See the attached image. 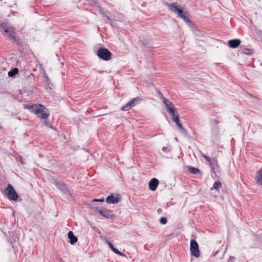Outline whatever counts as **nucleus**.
<instances>
[{
    "label": "nucleus",
    "mask_w": 262,
    "mask_h": 262,
    "mask_svg": "<svg viewBox=\"0 0 262 262\" xmlns=\"http://www.w3.org/2000/svg\"><path fill=\"white\" fill-rule=\"evenodd\" d=\"M25 108L29 109L31 112L35 114L38 117L43 119L47 118L49 115L47 109L41 104L28 105H26Z\"/></svg>",
    "instance_id": "obj_1"
},
{
    "label": "nucleus",
    "mask_w": 262,
    "mask_h": 262,
    "mask_svg": "<svg viewBox=\"0 0 262 262\" xmlns=\"http://www.w3.org/2000/svg\"><path fill=\"white\" fill-rule=\"evenodd\" d=\"M165 5L167 6L169 10L173 13L177 14L182 18L185 21L189 23L190 21L188 17V14L186 12H184L180 8V6L177 3L169 4L165 3Z\"/></svg>",
    "instance_id": "obj_2"
},
{
    "label": "nucleus",
    "mask_w": 262,
    "mask_h": 262,
    "mask_svg": "<svg viewBox=\"0 0 262 262\" xmlns=\"http://www.w3.org/2000/svg\"><path fill=\"white\" fill-rule=\"evenodd\" d=\"M159 94L160 95V98L163 100V102L166 108V110L170 117H171L174 115H177L178 113L176 111V108L174 107L173 104L168 99L164 98L160 92H159Z\"/></svg>",
    "instance_id": "obj_3"
},
{
    "label": "nucleus",
    "mask_w": 262,
    "mask_h": 262,
    "mask_svg": "<svg viewBox=\"0 0 262 262\" xmlns=\"http://www.w3.org/2000/svg\"><path fill=\"white\" fill-rule=\"evenodd\" d=\"M190 251L192 255L195 257H199L200 255L199 244L195 238H192L190 241Z\"/></svg>",
    "instance_id": "obj_4"
},
{
    "label": "nucleus",
    "mask_w": 262,
    "mask_h": 262,
    "mask_svg": "<svg viewBox=\"0 0 262 262\" xmlns=\"http://www.w3.org/2000/svg\"><path fill=\"white\" fill-rule=\"evenodd\" d=\"M5 192L10 200L16 201L18 199V194L12 185H8L7 187L5 189Z\"/></svg>",
    "instance_id": "obj_5"
},
{
    "label": "nucleus",
    "mask_w": 262,
    "mask_h": 262,
    "mask_svg": "<svg viewBox=\"0 0 262 262\" xmlns=\"http://www.w3.org/2000/svg\"><path fill=\"white\" fill-rule=\"evenodd\" d=\"M97 55L101 59L108 61L111 58L112 54L106 48H100L97 51Z\"/></svg>",
    "instance_id": "obj_6"
},
{
    "label": "nucleus",
    "mask_w": 262,
    "mask_h": 262,
    "mask_svg": "<svg viewBox=\"0 0 262 262\" xmlns=\"http://www.w3.org/2000/svg\"><path fill=\"white\" fill-rule=\"evenodd\" d=\"M52 183H53L56 187L62 191L64 193L67 194L69 192V190L66 185L60 181H58L55 178H52Z\"/></svg>",
    "instance_id": "obj_7"
},
{
    "label": "nucleus",
    "mask_w": 262,
    "mask_h": 262,
    "mask_svg": "<svg viewBox=\"0 0 262 262\" xmlns=\"http://www.w3.org/2000/svg\"><path fill=\"white\" fill-rule=\"evenodd\" d=\"M141 100V99L139 97H136L130 101H129L127 104L124 105L121 107V110L124 111H128L130 110L133 106H134L136 104L138 103Z\"/></svg>",
    "instance_id": "obj_8"
},
{
    "label": "nucleus",
    "mask_w": 262,
    "mask_h": 262,
    "mask_svg": "<svg viewBox=\"0 0 262 262\" xmlns=\"http://www.w3.org/2000/svg\"><path fill=\"white\" fill-rule=\"evenodd\" d=\"M171 118L172 120L177 124L179 131L183 133H185L186 132L184 128L183 127V126L179 119V114H177V115H174V116L171 117Z\"/></svg>",
    "instance_id": "obj_9"
},
{
    "label": "nucleus",
    "mask_w": 262,
    "mask_h": 262,
    "mask_svg": "<svg viewBox=\"0 0 262 262\" xmlns=\"http://www.w3.org/2000/svg\"><path fill=\"white\" fill-rule=\"evenodd\" d=\"M121 199L118 196H114L113 194L106 198V202L108 204H116L120 201Z\"/></svg>",
    "instance_id": "obj_10"
},
{
    "label": "nucleus",
    "mask_w": 262,
    "mask_h": 262,
    "mask_svg": "<svg viewBox=\"0 0 262 262\" xmlns=\"http://www.w3.org/2000/svg\"><path fill=\"white\" fill-rule=\"evenodd\" d=\"M159 183V182L157 179H151L148 183L149 188L150 190L152 191L156 190L158 186Z\"/></svg>",
    "instance_id": "obj_11"
},
{
    "label": "nucleus",
    "mask_w": 262,
    "mask_h": 262,
    "mask_svg": "<svg viewBox=\"0 0 262 262\" xmlns=\"http://www.w3.org/2000/svg\"><path fill=\"white\" fill-rule=\"evenodd\" d=\"M99 214L107 219H112L113 216V212L106 209L99 211Z\"/></svg>",
    "instance_id": "obj_12"
},
{
    "label": "nucleus",
    "mask_w": 262,
    "mask_h": 262,
    "mask_svg": "<svg viewBox=\"0 0 262 262\" xmlns=\"http://www.w3.org/2000/svg\"><path fill=\"white\" fill-rule=\"evenodd\" d=\"M209 165L213 173L215 174L216 172L219 170L217 159L216 158L212 159V161L210 162Z\"/></svg>",
    "instance_id": "obj_13"
},
{
    "label": "nucleus",
    "mask_w": 262,
    "mask_h": 262,
    "mask_svg": "<svg viewBox=\"0 0 262 262\" xmlns=\"http://www.w3.org/2000/svg\"><path fill=\"white\" fill-rule=\"evenodd\" d=\"M241 43V40L238 39H231L228 41V45L230 48H236Z\"/></svg>",
    "instance_id": "obj_14"
},
{
    "label": "nucleus",
    "mask_w": 262,
    "mask_h": 262,
    "mask_svg": "<svg viewBox=\"0 0 262 262\" xmlns=\"http://www.w3.org/2000/svg\"><path fill=\"white\" fill-rule=\"evenodd\" d=\"M5 33H7V36L8 37L14 41H15L16 40L15 38V33L14 32V28L13 27H11L10 29L8 30V32H5Z\"/></svg>",
    "instance_id": "obj_15"
},
{
    "label": "nucleus",
    "mask_w": 262,
    "mask_h": 262,
    "mask_svg": "<svg viewBox=\"0 0 262 262\" xmlns=\"http://www.w3.org/2000/svg\"><path fill=\"white\" fill-rule=\"evenodd\" d=\"M68 237L70 239V243H71V244L72 245H74L75 243H76L77 241H78V239L74 235V233L72 231H70L69 232H68Z\"/></svg>",
    "instance_id": "obj_16"
},
{
    "label": "nucleus",
    "mask_w": 262,
    "mask_h": 262,
    "mask_svg": "<svg viewBox=\"0 0 262 262\" xmlns=\"http://www.w3.org/2000/svg\"><path fill=\"white\" fill-rule=\"evenodd\" d=\"M256 181L257 183L262 185V168L257 171Z\"/></svg>",
    "instance_id": "obj_17"
},
{
    "label": "nucleus",
    "mask_w": 262,
    "mask_h": 262,
    "mask_svg": "<svg viewBox=\"0 0 262 262\" xmlns=\"http://www.w3.org/2000/svg\"><path fill=\"white\" fill-rule=\"evenodd\" d=\"M4 32H8V30L11 27V25L8 23H3L1 25Z\"/></svg>",
    "instance_id": "obj_18"
},
{
    "label": "nucleus",
    "mask_w": 262,
    "mask_h": 262,
    "mask_svg": "<svg viewBox=\"0 0 262 262\" xmlns=\"http://www.w3.org/2000/svg\"><path fill=\"white\" fill-rule=\"evenodd\" d=\"M107 243H108V245L109 246V247L110 248V249L114 252L116 254H117L119 255H122V254L121 252H120L118 249H117L116 248H115L113 245L110 242H107Z\"/></svg>",
    "instance_id": "obj_19"
},
{
    "label": "nucleus",
    "mask_w": 262,
    "mask_h": 262,
    "mask_svg": "<svg viewBox=\"0 0 262 262\" xmlns=\"http://www.w3.org/2000/svg\"><path fill=\"white\" fill-rule=\"evenodd\" d=\"M188 171L191 173L194 174L201 173V171L199 169L195 168V167H189L188 168Z\"/></svg>",
    "instance_id": "obj_20"
},
{
    "label": "nucleus",
    "mask_w": 262,
    "mask_h": 262,
    "mask_svg": "<svg viewBox=\"0 0 262 262\" xmlns=\"http://www.w3.org/2000/svg\"><path fill=\"white\" fill-rule=\"evenodd\" d=\"M18 72V69L17 68H13L8 72V76L10 77H13L17 74Z\"/></svg>",
    "instance_id": "obj_21"
},
{
    "label": "nucleus",
    "mask_w": 262,
    "mask_h": 262,
    "mask_svg": "<svg viewBox=\"0 0 262 262\" xmlns=\"http://www.w3.org/2000/svg\"><path fill=\"white\" fill-rule=\"evenodd\" d=\"M96 8L101 14L103 15V16L107 18V19L110 20V17L108 16L105 15L104 10L102 7H100V6L98 5H97Z\"/></svg>",
    "instance_id": "obj_22"
},
{
    "label": "nucleus",
    "mask_w": 262,
    "mask_h": 262,
    "mask_svg": "<svg viewBox=\"0 0 262 262\" xmlns=\"http://www.w3.org/2000/svg\"><path fill=\"white\" fill-rule=\"evenodd\" d=\"M222 186V183L220 181H216L214 184H213V188L216 190H219V188Z\"/></svg>",
    "instance_id": "obj_23"
},
{
    "label": "nucleus",
    "mask_w": 262,
    "mask_h": 262,
    "mask_svg": "<svg viewBox=\"0 0 262 262\" xmlns=\"http://www.w3.org/2000/svg\"><path fill=\"white\" fill-rule=\"evenodd\" d=\"M201 156L202 157L204 158V159L205 160V161L209 164H210V162L212 161V159H211L210 157H209L208 156H207L203 154H201Z\"/></svg>",
    "instance_id": "obj_24"
},
{
    "label": "nucleus",
    "mask_w": 262,
    "mask_h": 262,
    "mask_svg": "<svg viewBox=\"0 0 262 262\" xmlns=\"http://www.w3.org/2000/svg\"><path fill=\"white\" fill-rule=\"evenodd\" d=\"M159 221L162 225H165L167 223V220L165 217H162L160 219Z\"/></svg>",
    "instance_id": "obj_25"
},
{
    "label": "nucleus",
    "mask_w": 262,
    "mask_h": 262,
    "mask_svg": "<svg viewBox=\"0 0 262 262\" xmlns=\"http://www.w3.org/2000/svg\"><path fill=\"white\" fill-rule=\"evenodd\" d=\"M220 123V121L218 120L214 119L211 121V125L212 126H216Z\"/></svg>",
    "instance_id": "obj_26"
},
{
    "label": "nucleus",
    "mask_w": 262,
    "mask_h": 262,
    "mask_svg": "<svg viewBox=\"0 0 262 262\" xmlns=\"http://www.w3.org/2000/svg\"><path fill=\"white\" fill-rule=\"evenodd\" d=\"M243 53L245 54H250L251 53V50L250 49H246L244 50Z\"/></svg>",
    "instance_id": "obj_27"
},
{
    "label": "nucleus",
    "mask_w": 262,
    "mask_h": 262,
    "mask_svg": "<svg viewBox=\"0 0 262 262\" xmlns=\"http://www.w3.org/2000/svg\"><path fill=\"white\" fill-rule=\"evenodd\" d=\"M89 2L93 5L95 6L96 7L97 5H98L97 2L96 0H89Z\"/></svg>",
    "instance_id": "obj_28"
},
{
    "label": "nucleus",
    "mask_w": 262,
    "mask_h": 262,
    "mask_svg": "<svg viewBox=\"0 0 262 262\" xmlns=\"http://www.w3.org/2000/svg\"><path fill=\"white\" fill-rule=\"evenodd\" d=\"M93 201L94 202H103L104 201V199H95Z\"/></svg>",
    "instance_id": "obj_29"
},
{
    "label": "nucleus",
    "mask_w": 262,
    "mask_h": 262,
    "mask_svg": "<svg viewBox=\"0 0 262 262\" xmlns=\"http://www.w3.org/2000/svg\"><path fill=\"white\" fill-rule=\"evenodd\" d=\"M235 259V257L233 256H230L228 262H233Z\"/></svg>",
    "instance_id": "obj_30"
},
{
    "label": "nucleus",
    "mask_w": 262,
    "mask_h": 262,
    "mask_svg": "<svg viewBox=\"0 0 262 262\" xmlns=\"http://www.w3.org/2000/svg\"><path fill=\"white\" fill-rule=\"evenodd\" d=\"M45 77L46 78V80H47V82L48 83V84L49 85L50 84V80L49 79V78L48 76L47 75H45Z\"/></svg>",
    "instance_id": "obj_31"
},
{
    "label": "nucleus",
    "mask_w": 262,
    "mask_h": 262,
    "mask_svg": "<svg viewBox=\"0 0 262 262\" xmlns=\"http://www.w3.org/2000/svg\"><path fill=\"white\" fill-rule=\"evenodd\" d=\"M102 210L99 209L98 208H96L94 209L95 212L99 214V211H101Z\"/></svg>",
    "instance_id": "obj_32"
},
{
    "label": "nucleus",
    "mask_w": 262,
    "mask_h": 262,
    "mask_svg": "<svg viewBox=\"0 0 262 262\" xmlns=\"http://www.w3.org/2000/svg\"><path fill=\"white\" fill-rule=\"evenodd\" d=\"M167 149V147L164 146V147H163L162 150L163 151H166Z\"/></svg>",
    "instance_id": "obj_33"
},
{
    "label": "nucleus",
    "mask_w": 262,
    "mask_h": 262,
    "mask_svg": "<svg viewBox=\"0 0 262 262\" xmlns=\"http://www.w3.org/2000/svg\"><path fill=\"white\" fill-rule=\"evenodd\" d=\"M161 211V209H159L158 210V212H160Z\"/></svg>",
    "instance_id": "obj_34"
},
{
    "label": "nucleus",
    "mask_w": 262,
    "mask_h": 262,
    "mask_svg": "<svg viewBox=\"0 0 262 262\" xmlns=\"http://www.w3.org/2000/svg\"><path fill=\"white\" fill-rule=\"evenodd\" d=\"M20 162H21L23 164H24V163H23V160H21V159H20Z\"/></svg>",
    "instance_id": "obj_35"
}]
</instances>
